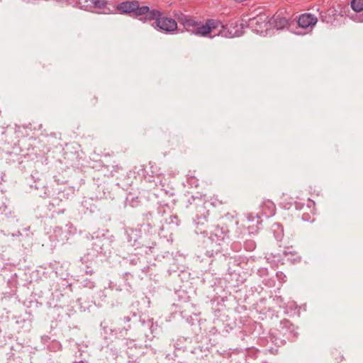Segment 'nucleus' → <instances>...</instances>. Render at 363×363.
<instances>
[{
	"mask_svg": "<svg viewBox=\"0 0 363 363\" xmlns=\"http://www.w3.org/2000/svg\"><path fill=\"white\" fill-rule=\"evenodd\" d=\"M179 22L187 32L200 37L213 38L217 35L230 38L241 35V31L238 28V25L235 23L224 25L220 21L208 19L203 23L186 16H182Z\"/></svg>",
	"mask_w": 363,
	"mask_h": 363,
	"instance_id": "f257e3e1",
	"label": "nucleus"
},
{
	"mask_svg": "<svg viewBox=\"0 0 363 363\" xmlns=\"http://www.w3.org/2000/svg\"><path fill=\"white\" fill-rule=\"evenodd\" d=\"M197 211L199 214L196 216V233L203 234L208 238L210 245L208 247L210 249L208 252L211 255L218 253L220 251V246L224 241L228 238V230L226 227L214 225L212 226L210 231L203 230L200 225L204 224L203 220H206L209 213L206 208L203 206L198 207Z\"/></svg>",
	"mask_w": 363,
	"mask_h": 363,
	"instance_id": "f03ea898",
	"label": "nucleus"
},
{
	"mask_svg": "<svg viewBox=\"0 0 363 363\" xmlns=\"http://www.w3.org/2000/svg\"><path fill=\"white\" fill-rule=\"evenodd\" d=\"M247 26L257 33H267L270 30L269 17L264 13L258 15L250 18L247 21Z\"/></svg>",
	"mask_w": 363,
	"mask_h": 363,
	"instance_id": "7ed1b4c3",
	"label": "nucleus"
},
{
	"mask_svg": "<svg viewBox=\"0 0 363 363\" xmlns=\"http://www.w3.org/2000/svg\"><path fill=\"white\" fill-rule=\"evenodd\" d=\"M155 24L156 29L166 33H171L177 29V23L174 19L162 16H160Z\"/></svg>",
	"mask_w": 363,
	"mask_h": 363,
	"instance_id": "20e7f679",
	"label": "nucleus"
},
{
	"mask_svg": "<svg viewBox=\"0 0 363 363\" xmlns=\"http://www.w3.org/2000/svg\"><path fill=\"white\" fill-rule=\"evenodd\" d=\"M160 16H162V13L157 9H152L147 6H141V9L138 10V16H141L140 20L143 22H147L155 21L157 22Z\"/></svg>",
	"mask_w": 363,
	"mask_h": 363,
	"instance_id": "39448f33",
	"label": "nucleus"
},
{
	"mask_svg": "<svg viewBox=\"0 0 363 363\" xmlns=\"http://www.w3.org/2000/svg\"><path fill=\"white\" fill-rule=\"evenodd\" d=\"M75 4L79 8L91 11L94 9H105L106 0H75Z\"/></svg>",
	"mask_w": 363,
	"mask_h": 363,
	"instance_id": "423d86ee",
	"label": "nucleus"
},
{
	"mask_svg": "<svg viewBox=\"0 0 363 363\" xmlns=\"http://www.w3.org/2000/svg\"><path fill=\"white\" fill-rule=\"evenodd\" d=\"M117 8L121 13H133L136 16H138V10L141 9L138 1L122 2Z\"/></svg>",
	"mask_w": 363,
	"mask_h": 363,
	"instance_id": "0eeeda50",
	"label": "nucleus"
},
{
	"mask_svg": "<svg viewBox=\"0 0 363 363\" xmlns=\"http://www.w3.org/2000/svg\"><path fill=\"white\" fill-rule=\"evenodd\" d=\"M317 18L311 13H303L300 16L298 24L303 28H313L317 23Z\"/></svg>",
	"mask_w": 363,
	"mask_h": 363,
	"instance_id": "6e6552de",
	"label": "nucleus"
},
{
	"mask_svg": "<svg viewBox=\"0 0 363 363\" xmlns=\"http://www.w3.org/2000/svg\"><path fill=\"white\" fill-rule=\"evenodd\" d=\"M270 29L274 28L277 30H281L287 27L289 23L288 20L279 15H274L272 18H269Z\"/></svg>",
	"mask_w": 363,
	"mask_h": 363,
	"instance_id": "1a4fd4ad",
	"label": "nucleus"
},
{
	"mask_svg": "<svg viewBox=\"0 0 363 363\" xmlns=\"http://www.w3.org/2000/svg\"><path fill=\"white\" fill-rule=\"evenodd\" d=\"M262 214L267 218L273 216L275 214L276 206L270 200H265L261 206Z\"/></svg>",
	"mask_w": 363,
	"mask_h": 363,
	"instance_id": "9d476101",
	"label": "nucleus"
},
{
	"mask_svg": "<svg viewBox=\"0 0 363 363\" xmlns=\"http://www.w3.org/2000/svg\"><path fill=\"white\" fill-rule=\"evenodd\" d=\"M247 218L248 222H252V223L255 222V223H256L255 227L254 224L252 225H249L247 226V228L250 231V233H253L254 230L255 231H257V229L258 228L257 225L261 223L260 218L258 216V215L257 214V215L248 214L247 216Z\"/></svg>",
	"mask_w": 363,
	"mask_h": 363,
	"instance_id": "9b49d317",
	"label": "nucleus"
},
{
	"mask_svg": "<svg viewBox=\"0 0 363 363\" xmlns=\"http://www.w3.org/2000/svg\"><path fill=\"white\" fill-rule=\"evenodd\" d=\"M351 7L356 12H361L363 11V0H352Z\"/></svg>",
	"mask_w": 363,
	"mask_h": 363,
	"instance_id": "f8f14e48",
	"label": "nucleus"
},
{
	"mask_svg": "<svg viewBox=\"0 0 363 363\" xmlns=\"http://www.w3.org/2000/svg\"><path fill=\"white\" fill-rule=\"evenodd\" d=\"M82 284V286L84 287H86V288H89V289H93L95 286L94 282L92 281L91 280H90V279H86L84 281H83Z\"/></svg>",
	"mask_w": 363,
	"mask_h": 363,
	"instance_id": "ddd939ff",
	"label": "nucleus"
},
{
	"mask_svg": "<svg viewBox=\"0 0 363 363\" xmlns=\"http://www.w3.org/2000/svg\"><path fill=\"white\" fill-rule=\"evenodd\" d=\"M354 20L357 21L358 22H363V13L360 15L356 14Z\"/></svg>",
	"mask_w": 363,
	"mask_h": 363,
	"instance_id": "4468645a",
	"label": "nucleus"
},
{
	"mask_svg": "<svg viewBox=\"0 0 363 363\" xmlns=\"http://www.w3.org/2000/svg\"><path fill=\"white\" fill-rule=\"evenodd\" d=\"M74 363H85V362L81 360V361H79V362H74Z\"/></svg>",
	"mask_w": 363,
	"mask_h": 363,
	"instance_id": "2eb2a0df",
	"label": "nucleus"
},
{
	"mask_svg": "<svg viewBox=\"0 0 363 363\" xmlns=\"http://www.w3.org/2000/svg\"><path fill=\"white\" fill-rule=\"evenodd\" d=\"M86 274H91L93 273V272H92V271H89V272H87V271H86Z\"/></svg>",
	"mask_w": 363,
	"mask_h": 363,
	"instance_id": "dca6fc26",
	"label": "nucleus"
},
{
	"mask_svg": "<svg viewBox=\"0 0 363 363\" xmlns=\"http://www.w3.org/2000/svg\"><path fill=\"white\" fill-rule=\"evenodd\" d=\"M286 324H289L290 326H292V328H294V325H292L291 324H290L289 322L286 323Z\"/></svg>",
	"mask_w": 363,
	"mask_h": 363,
	"instance_id": "f3484780",
	"label": "nucleus"
},
{
	"mask_svg": "<svg viewBox=\"0 0 363 363\" xmlns=\"http://www.w3.org/2000/svg\"><path fill=\"white\" fill-rule=\"evenodd\" d=\"M67 1H75V0H66Z\"/></svg>",
	"mask_w": 363,
	"mask_h": 363,
	"instance_id": "a211bd4d",
	"label": "nucleus"
}]
</instances>
